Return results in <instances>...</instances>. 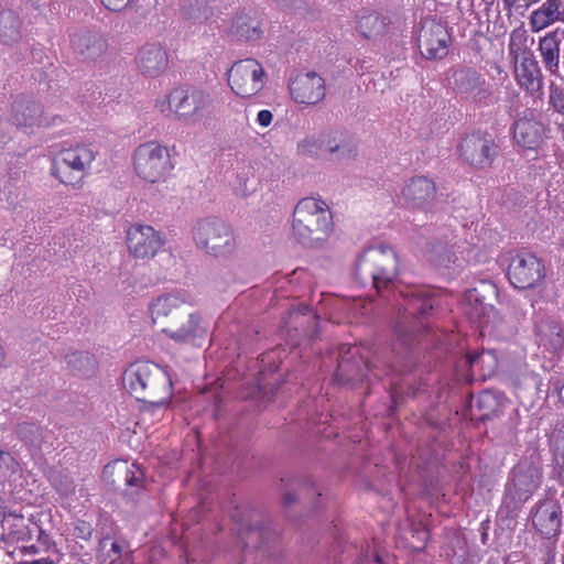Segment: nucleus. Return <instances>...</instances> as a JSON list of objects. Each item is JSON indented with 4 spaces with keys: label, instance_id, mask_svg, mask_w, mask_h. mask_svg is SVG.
I'll list each match as a JSON object with an SVG mask.
<instances>
[{
    "label": "nucleus",
    "instance_id": "nucleus-1",
    "mask_svg": "<svg viewBox=\"0 0 564 564\" xmlns=\"http://www.w3.org/2000/svg\"><path fill=\"white\" fill-rule=\"evenodd\" d=\"M398 256L386 245L369 246L358 257L354 275L364 288L371 286L378 293L393 291L395 305L411 316H425L434 308L435 299L429 291L419 286H405L397 290Z\"/></svg>",
    "mask_w": 564,
    "mask_h": 564
},
{
    "label": "nucleus",
    "instance_id": "nucleus-2",
    "mask_svg": "<svg viewBox=\"0 0 564 564\" xmlns=\"http://www.w3.org/2000/svg\"><path fill=\"white\" fill-rule=\"evenodd\" d=\"M126 390L147 405L143 410L166 409L172 398V379L159 365L140 361L130 365L122 377Z\"/></svg>",
    "mask_w": 564,
    "mask_h": 564
},
{
    "label": "nucleus",
    "instance_id": "nucleus-3",
    "mask_svg": "<svg viewBox=\"0 0 564 564\" xmlns=\"http://www.w3.org/2000/svg\"><path fill=\"white\" fill-rule=\"evenodd\" d=\"M333 229V216L328 205L315 197H304L293 210L292 232L303 246L314 247L324 241Z\"/></svg>",
    "mask_w": 564,
    "mask_h": 564
},
{
    "label": "nucleus",
    "instance_id": "nucleus-4",
    "mask_svg": "<svg viewBox=\"0 0 564 564\" xmlns=\"http://www.w3.org/2000/svg\"><path fill=\"white\" fill-rule=\"evenodd\" d=\"M210 94L196 86H180L167 96V102L158 104L162 113L173 112L178 120L192 124L200 122L210 113Z\"/></svg>",
    "mask_w": 564,
    "mask_h": 564
},
{
    "label": "nucleus",
    "instance_id": "nucleus-5",
    "mask_svg": "<svg viewBox=\"0 0 564 564\" xmlns=\"http://www.w3.org/2000/svg\"><path fill=\"white\" fill-rule=\"evenodd\" d=\"M448 87L464 102L489 107L497 102L492 85L471 66H457L449 72Z\"/></svg>",
    "mask_w": 564,
    "mask_h": 564
},
{
    "label": "nucleus",
    "instance_id": "nucleus-6",
    "mask_svg": "<svg viewBox=\"0 0 564 564\" xmlns=\"http://www.w3.org/2000/svg\"><path fill=\"white\" fill-rule=\"evenodd\" d=\"M96 159L91 144H76L61 150L53 159L51 174L62 184L75 186L88 174Z\"/></svg>",
    "mask_w": 564,
    "mask_h": 564
},
{
    "label": "nucleus",
    "instance_id": "nucleus-7",
    "mask_svg": "<svg viewBox=\"0 0 564 564\" xmlns=\"http://www.w3.org/2000/svg\"><path fill=\"white\" fill-rule=\"evenodd\" d=\"M192 235L196 247L214 257L228 256L236 248V239L231 227L217 217L197 220Z\"/></svg>",
    "mask_w": 564,
    "mask_h": 564
},
{
    "label": "nucleus",
    "instance_id": "nucleus-8",
    "mask_svg": "<svg viewBox=\"0 0 564 564\" xmlns=\"http://www.w3.org/2000/svg\"><path fill=\"white\" fill-rule=\"evenodd\" d=\"M133 164L137 175L145 182H159L173 169L169 150L156 143L140 144L133 154Z\"/></svg>",
    "mask_w": 564,
    "mask_h": 564
},
{
    "label": "nucleus",
    "instance_id": "nucleus-9",
    "mask_svg": "<svg viewBox=\"0 0 564 564\" xmlns=\"http://www.w3.org/2000/svg\"><path fill=\"white\" fill-rule=\"evenodd\" d=\"M231 517L236 523L237 538L243 547L260 549L273 535L269 520L260 511L236 508Z\"/></svg>",
    "mask_w": 564,
    "mask_h": 564
},
{
    "label": "nucleus",
    "instance_id": "nucleus-10",
    "mask_svg": "<svg viewBox=\"0 0 564 564\" xmlns=\"http://www.w3.org/2000/svg\"><path fill=\"white\" fill-rule=\"evenodd\" d=\"M267 80L262 65L254 58L237 61L228 70V85L241 98L259 94Z\"/></svg>",
    "mask_w": 564,
    "mask_h": 564
},
{
    "label": "nucleus",
    "instance_id": "nucleus-11",
    "mask_svg": "<svg viewBox=\"0 0 564 564\" xmlns=\"http://www.w3.org/2000/svg\"><path fill=\"white\" fill-rule=\"evenodd\" d=\"M498 147L490 133L476 131L462 139L457 147L459 158L476 169L491 166L497 154Z\"/></svg>",
    "mask_w": 564,
    "mask_h": 564
},
{
    "label": "nucleus",
    "instance_id": "nucleus-12",
    "mask_svg": "<svg viewBox=\"0 0 564 564\" xmlns=\"http://www.w3.org/2000/svg\"><path fill=\"white\" fill-rule=\"evenodd\" d=\"M545 265L534 253L520 251L509 263L507 276L510 283L519 290L533 289L544 280Z\"/></svg>",
    "mask_w": 564,
    "mask_h": 564
},
{
    "label": "nucleus",
    "instance_id": "nucleus-13",
    "mask_svg": "<svg viewBox=\"0 0 564 564\" xmlns=\"http://www.w3.org/2000/svg\"><path fill=\"white\" fill-rule=\"evenodd\" d=\"M359 355V349L355 346H344L340 351L335 378L340 383L357 384L369 381L372 375L381 378V375L373 370V365Z\"/></svg>",
    "mask_w": 564,
    "mask_h": 564
},
{
    "label": "nucleus",
    "instance_id": "nucleus-14",
    "mask_svg": "<svg viewBox=\"0 0 564 564\" xmlns=\"http://www.w3.org/2000/svg\"><path fill=\"white\" fill-rule=\"evenodd\" d=\"M299 155L318 158L322 152L340 158H349L355 154L349 144H341L337 141V132L324 130L319 133L305 135L296 144Z\"/></svg>",
    "mask_w": 564,
    "mask_h": 564
},
{
    "label": "nucleus",
    "instance_id": "nucleus-15",
    "mask_svg": "<svg viewBox=\"0 0 564 564\" xmlns=\"http://www.w3.org/2000/svg\"><path fill=\"white\" fill-rule=\"evenodd\" d=\"M451 36L444 24L426 20L416 36L421 55L426 59H442L448 54Z\"/></svg>",
    "mask_w": 564,
    "mask_h": 564
},
{
    "label": "nucleus",
    "instance_id": "nucleus-16",
    "mask_svg": "<svg viewBox=\"0 0 564 564\" xmlns=\"http://www.w3.org/2000/svg\"><path fill=\"white\" fill-rule=\"evenodd\" d=\"M540 478L532 469H514L505 487V503L517 509L540 487Z\"/></svg>",
    "mask_w": 564,
    "mask_h": 564
},
{
    "label": "nucleus",
    "instance_id": "nucleus-17",
    "mask_svg": "<svg viewBox=\"0 0 564 564\" xmlns=\"http://www.w3.org/2000/svg\"><path fill=\"white\" fill-rule=\"evenodd\" d=\"M10 120L12 124L24 129L25 132H32L34 128L55 124V121L59 120V118L54 117L52 120H48L37 101L22 96L18 97L12 104Z\"/></svg>",
    "mask_w": 564,
    "mask_h": 564
},
{
    "label": "nucleus",
    "instance_id": "nucleus-18",
    "mask_svg": "<svg viewBox=\"0 0 564 564\" xmlns=\"http://www.w3.org/2000/svg\"><path fill=\"white\" fill-rule=\"evenodd\" d=\"M164 241L152 226L135 224L127 231V245L131 254L139 259L152 258Z\"/></svg>",
    "mask_w": 564,
    "mask_h": 564
},
{
    "label": "nucleus",
    "instance_id": "nucleus-19",
    "mask_svg": "<svg viewBox=\"0 0 564 564\" xmlns=\"http://www.w3.org/2000/svg\"><path fill=\"white\" fill-rule=\"evenodd\" d=\"M290 94L297 104L316 105L325 98L324 78L315 72L296 75L289 84Z\"/></svg>",
    "mask_w": 564,
    "mask_h": 564
},
{
    "label": "nucleus",
    "instance_id": "nucleus-20",
    "mask_svg": "<svg viewBox=\"0 0 564 564\" xmlns=\"http://www.w3.org/2000/svg\"><path fill=\"white\" fill-rule=\"evenodd\" d=\"M531 513L533 527L543 539L551 540L560 534L563 511L557 501H539Z\"/></svg>",
    "mask_w": 564,
    "mask_h": 564
},
{
    "label": "nucleus",
    "instance_id": "nucleus-21",
    "mask_svg": "<svg viewBox=\"0 0 564 564\" xmlns=\"http://www.w3.org/2000/svg\"><path fill=\"white\" fill-rule=\"evenodd\" d=\"M436 197L435 183L426 176H414L403 186L400 199L409 208L427 210Z\"/></svg>",
    "mask_w": 564,
    "mask_h": 564
},
{
    "label": "nucleus",
    "instance_id": "nucleus-22",
    "mask_svg": "<svg viewBox=\"0 0 564 564\" xmlns=\"http://www.w3.org/2000/svg\"><path fill=\"white\" fill-rule=\"evenodd\" d=\"M69 44L75 58L80 62L96 61L107 50V41L88 29H80L69 34Z\"/></svg>",
    "mask_w": 564,
    "mask_h": 564
},
{
    "label": "nucleus",
    "instance_id": "nucleus-23",
    "mask_svg": "<svg viewBox=\"0 0 564 564\" xmlns=\"http://www.w3.org/2000/svg\"><path fill=\"white\" fill-rule=\"evenodd\" d=\"M135 63L143 76L156 78L167 68L169 55L160 43L150 42L139 48Z\"/></svg>",
    "mask_w": 564,
    "mask_h": 564
},
{
    "label": "nucleus",
    "instance_id": "nucleus-24",
    "mask_svg": "<svg viewBox=\"0 0 564 564\" xmlns=\"http://www.w3.org/2000/svg\"><path fill=\"white\" fill-rule=\"evenodd\" d=\"M543 124L534 119L522 117L513 123V139L525 152L538 153L543 143Z\"/></svg>",
    "mask_w": 564,
    "mask_h": 564
},
{
    "label": "nucleus",
    "instance_id": "nucleus-25",
    "mask_svg": "<svg viewBox=\"0 0 564 564\" xmlns=\"http://www.w3.org/2000/svg\"><path fill=\"white\" fill-rule=\"evenodd\" d=\"M162 333L176 344L200 345L207 335V327L203 324L202 317L197 313L188 314L186 323L176 329L163 328Z\"/></svg>",
    "mask_w": 564,
    "mask_h": 564
},
{
    "label": "nucleus",
    "instance_id": "nucleus-26",
    "mask_svg": "<svg viewBox=\"0 0 564 564\" xmlns=\"http://www.w3.org/2000/svg\"><path fill=\"white\" fill-rule=\"evenodd\" d=\"M516 80L518 85L530 95H535L542 87V74L533 53L514 64Z\"/></svg>",
    "mask_w": 564,
    "mask_h": 564
},
{
    "label": "nucleus",
    "instance_id": "nucleus-27",
    "mask_svg": "<svg viewBox=\"0 0 564 564\" xmlns=\"http://www.w3.org/2000/svg\"><path fill=\"white\" fill-rule=\"evenodd\" d=\"M387 19L371 9H360L356 14V30L361 36L375 40L384 33Z\"/></svg>",
    "mask_w": 564,
    "mask_h": 564
},
{
    "label": "nucleus",
    "instance_id": "nucleus-28",
    "mask_svg": "<svg viewBox=\"0 0 564 564\" xmlns=\"http://www.w3.org/2000/svg\"><path fill=\"white\" fill-rule=\"evenodd\" d=\"M109 535H105L99 540L98 551L101 564H132V555L129 543L123 539L113 540L110 549L106 550Z\"/></svg>",
    "mask_w": 564,
    "mask_h": 564
},
{
    "label": "nucleus",
    "instance_id": "nucleus-29",
    "mask_svg": "<svg viewBox=\"0 0 564 564\" xmlns=\"http://www.w3.org/2000/svg\"><path fill=\"white\" fill-rule=\"evenodd\" d=\"M116 473L118 478L123 481L131 494L138 492L143 487V471L134 464L126 460H116L105 467V473Z\"/></svg>",
    "mask_w": 564,
    "mask_h": 564
},
{
    "label": "nucleus",
    "instance_id": "nucleus-30",
    "mask_svg": "<svg viewBox=\"0 0 564 564\" xmlns=\"http://www.w3.org/2000/svg\"><path fill=\"white\" fill-rule=\"evenodd\" d=\"M499 405L497 394L490 390H484L470 403V419L482 422L490 420L497 414Z\"/></svg>",
    "mask_w": 564,
    "mask_h": 564
},
{
    "label": "nucleus",
    "instance_id": "nucleus-31",
    "mask_svg": "<svg viewBox=\"0 0 564 564\" xmlns=\"http://www.w3.org/2000/svg\"><path fill=\"white\" fill-rule=\"evenodd\" d=\"M189 296L185 292L169 293L158 296L149 304V313L153 323L160 317H166L173 310L187 303Z\"/></svg>",
    "mask_w": 564,
    "mask_h": 564
},
{
    "label": "nucleus",
    "instance_id": "nucleus-32",
    "mask_svg": "<svg viewBox=\"0 0 564 564\" xmlns=\"http://www.w3.org/2000/svg\"><path fill=\"white\" fill-rule=\"evenodd\" d=\"M229 33L238 40L245 41L258 40L262 35L258 18L245 12H240L234 18Z\"/></svg>",
    "mask_w": 564,
    "mask_h": 564
},
{
    "label": "nucleus",
    "instance_id": "nucleus-33",
    "mask_svg": "<svg viewBox=\"0 0 564 564\" xmlns=\"http://www.w3.org/2000/svg\"><path fill=\"white\" fill-rule=\"evenodd\" d=\"M560 44L558 30L544 35L539 41V51L544 66L550 72H555L560 66Z\"/></svg>",
    "mask_w": 564,
    "mask_h": 564
},
{
    "label": "nucleus",
    "instance_id": "nucleus-34",
    "mask_svg": "<svg viewBox=\"0 0 564 564\" xmlns=\"http://www.w3.org/2000/svg\"><path fill=\"white\" fill-rule=\"evenodd\" d=\"M467 362L474 376L482 379L491 377L498 367V359L494 351L481 350L468 356Z\"/></svg>",
    "mask_w": 564,
    "mask_h": 564
},
{
    "label": "nucleus",
    "instance_id": "nucleus-35",
    "mask_svg": "<svg viewBox=\"0 0 564 564\" xmlns=\"http://www.w3.org/2000/svg\"><path fill=\"white\" fill-rule=\"evenodd\" d=\"M15 433L25 445L34 449H41L50 434L39 423L29 421L19 423Z\"/></svg>",
    "mask_w": 564,
    "mask_h": 564
},
{
    "label": "nucleus",
    "instance_id": "nucleus-36",
    "mask_svg": "<svg viewBox=\"0 0 564 564\" xmlns=\"http://www.w3.org/2000/svg\"><path fill=\"white\" fill-rule=\"evenodd\" d=\"M21 20L12 10L0 12V41L2 44L11 45L20 41Z\"/></svg>",
    "mask_w": 564,
    "mask_h": 564
},
{
    "label": "nucleus",
    "instance_id": "nucleus-37",
    "mask_svg": "<svg viewBox=\"0 0 564 564\" xmlns=\"http://www.w3.org/2000/svg\"><path fill=\"white\" fill-rule=\"evenodd\" d=\"M562 328L560 324L551 318L541 319L535 325V335L540 346L556 348L562 344Z\"/></svg>",
    "mask_w": 564,
    "mask_h": 564
},
{
    "label": "nucleus",
    "instance_id": "nucleus-38",
    "mask_svg": "<svg viewBox=\"0 0 564 564\" xmlns=\"http://www.w3.org/2000/svg\"><path fill=\"white\" fill-rule=\"evenodd\" d=\"M67 367L77 376L89 377L97 369V360L87 351H74L66 356Z\"/></svg>",
    "mask_w": 564,
    "mask_h": 564
},
{
    "label": "nucleus",
    "instance_id": "nucleus-39",
    "mask_svg": "<svg viewBox=\"0 0 564 564\" xmlns=\"http://www.w3.org/2000/svg\"><path fill=\"white\" fill-rule=\"evenodd\" d=\"M528 34L523 28H517L511 31L508 43V54L514 64L527 57V53H533L528 47Z\"/></svg>",
    "mask_w": 564,
    "mask_h": 564
},
{
    "label": "nucleus",
    "instance_id": "nucleus-40",
    "mask_svg": "<svg viewBox=\"0 0 564 564\" xmlns=\"http://www.w3.org/2000/svg\"><path fill=\"white\" fill-rule=\"evenodd\" d=\"M252 176L253 172L250 166L243 167L236 173L235 178L230 183L236 196L245 198L254 191V188L249 186V181Z\"/></svg>",
    "mask_w": 564,
    "mask_h": 564
},
{
    "label": "nucleus",
    "instance_id": "nucleus-41",
    "mask_svg": "<svg viewBox=\"0 0 564 564\" xmlns=\"http://www.w3.org/2000/svg\"><path fill=\"white\" fill-rule=\"evenodd\" d=\"M50 480L61 496L67 497L75 491V485L72 477L63 471L53 473Z\"/></svg>",
    "mask_w": 564,
    "mask_h": 564
},
{
    "label": "nucleus",
    "instance_id": "nucleus-42",
    "mask_svg": "<svg viewBox=\"0 0 564 564\" xmlns=\"http://www.w3.org/2000/svg\"><path fill=\"white\" fill-rule=\"evenodd\" d=\"M561 0H545V2L538 9L541 14L549 17L554 22L561 20Z\"/></svg>",
    "mask_w": 564,
    "mask_h": 564
},
{
    "label": "nucleus",
    "instance_id": "nucleus-43",
    "mask_svg": "<svg viewBox=\"0 0 564 564\" xmlns=\"http://www.w3.org/2000/svg\"><path fill=\"white\" fill-rule=\"evenodd\" d=\"M529 23L532 32H540L541 30L554 23V21L549 17L541 14V12L536 9L531 13Z\"/></svg>",
    "mask_w": 564,
    "mask_h": 564
},
{
    "label": "nucleus",
    "instance_id": "nucleus-44",
    "mask_svg": "<svg viewBox=\"0 0 564 564\" xmlns=\"http://www.w3.org/2000/svg\"><path fill=\"white\" fill-rule=\"evenodd\" d=\"M93 525L85 520H77L74 523V535L77 539L89 541L93 536Z\"/></svg>",
    "mask_w": 564,
    "mask_h": 564
},
{
    "label": "nucleus",
    "instance_id": "nucleus-45",
    "mask_svg": "<svg viewBox=\"0 0 564 564\" xmlns=\"http://www.w3.org/2000/svg\"><path fill=\"white\" fill-rule=\"evenodd\" d=\"M550 105L557 113L564 115V90L552 88L550 91Z\"/></svg>",
    "mask_w": 564,
    "mask_h": 564
},
{
    "label": "nucleus",
    "instance_id": "nucleus-46",
    "mask_svg": "<svg viewBox=\"0 0 564 564\" xmlns=\"http://www.w3.org/2000/svg\"><path fill=\"white\" fill-rule=\"evenodd\" d=\"M382 557L377 552H371L367 550L362 552L360 557L356 561V564H381Z\"/></svg>",
    "mask_w": 564,
    "mask_h": 564
},
{
    "label": "nucleus",
    "instance_id": "nucleus-47",
    "mask_svg": "<svg viewBox=\"0 0 564 564\" xmlns=\"http://www.w3.org/2000/svg\"><path fill=\"white\" fill-rule=\"evenodd\" d=\"M413 536H415L420 543V545L415 546L417 550L424 549L427 540H429V531L425 527L420 525L419 528L413 529Z\"/></svg>",
    "mask_w": 564,
    "mask_h": 564
},
{
    "label": "nucleus",
    "instance_id": "nucleus-48",
    "mask_svg": "<svg viewBox=\"0 0 564 564\" xmlns=\"http://www.w3.org/2000/svg\"><path fill=\"white\" fill-rule=\"evenodd\" d=\"M131 0H101L102 4L110 11H121L128 7Z\"/></svg>",
    "mask_w": 564,
    "mask_h": 564
},
{
    "label": "nucleus",
    "instance_id": "nucleus-49",
    "mask_svg": "<svg viewBox=\"0 0 564 564\" xmlns=\"http://www.w3.org/2000/svg\"><path fill=\"white\" fill-rule=\"evenodd\" d=\"M273 115L268 109H262L257 115V123L263 128L269 127L272 123Z\"/></svg>",
    "mask_w": 564,
    "mask_h": 564
},
{
    "label": "nucleus",
    "instance_id": "nucleus-50",
    "mask_svg": "<svg viewBox=\"0 0 564 564\" xmlns=\"http://www.w3.org/2000/svg\"><path fill=\"white\" fill-rule=\"evenodd\" d=\"M284 506H290L296 501V496L293 492H285L282 498Z\"/></svg>",
    "mask_w": 564,
    "mask_h": 564
},
{
    "label": "nucleus",
    "instance_id": "nucleus-51",
    "mask_svg": "<svg viewBox=\"0 0 564 564\" xmlns=\"http://www.w3.org/2000/svg\"><path fill=\"white\" fill-rule=\"evenodd\" d=\"M23 553L24 554H37L39 553V547L36 545H34V544L24 546L23 547Z\"/></svg>",
    "mask_w": 564,
    "mask_h": 564
},
{
    "label": "nucleus",
    "instance_id": "nucleus-52",
    "mask_svg": "<svg viewBox=\"0 0 564 564\" xmlns=\"http://www.w3.org/2000/svg\"><path fill=\"white\" fill-rule=\"evenodd\" d=\"M506 9L511 10L519 0H502Z\"/></svg>",
    "mask_w": 564,
    "mask_h": 564
},
{
    "label": "nucleus",
    "instance_id": "nucleus-53",
    "mask_svg": "<svg viewBox=\"0 0 564 564\" xmlns=\"http://www.w3.org/2000/svg\"><path fill=\"white\" fill-rule=\"evenodd\" d=\"M30 564H54L52 560L50 558H39V560H33L32 562H30Z\"/></svg>",
    "mask_w": 564,
    "mask_h": 564
},
{
    "label": "nucleus",
    "instance_id": "nucleus-54",
    "mask_svg": "<svg viewBox=\"0 0 564 564\" xmlns=\"http://www.w3.org/2000/svg\"><path fill=\"white\" fill-rule=\"evenodd\" d=\"M305 485L307 486V488H308L310 490H312V491H313L314 494H316L318 497H321V496H322V494H321V492H316V491H315V487H314V484H313V482H311V481H308V480H307V481L305 482Z\"/></svg>",
    "mask_w": 564,
    "mask_h": 564
},
{
    "label": "nucleus",
    "instance_id": "nucleus-55",
    "mask_svg": "<svg viewBox=\"0 0 564 564\" xmlns=\"http://www.w3.org/2000/svg\"><path fill=\"white\" fill-rule=\"evenodd\" d=\"M524 1H525V3H527V7H530V6H532V4L538 3L540 0H524Z\"/></svg>",
    "mask_w": 564,
    "mask_h": 564
},
{
    "label": "nucleus",
    "instance_id": "nucleus-56",
    "mask_svg": "<svg viewBox=\"0 0 564 564\" xmlns=\"http://www.w3.org/2000/svg\"><path fill=\"white\" fill-rule=\"evenodd\" d=\"M4 455H8V456H9V454H8V453H4L3 451H1V452H0V458H2Z\"/></svg>",
    "mask_w": 564,
    "mask_h": 564
},
{
    "label": "nucleus",
    "instance_id": "nucleus-57",
    "mask_svg": "<svg viewBox=\"0 0 564 564\" xmlns=\"http://www.w3.org/2000/svg\"><path fill=\"white\" fill-rule=\"evenodd\" d=\"M563 37H564V31H563Z\"/></svg>",
    "mask_w": 564,
    "mask_h": 564
}]
</instances>
